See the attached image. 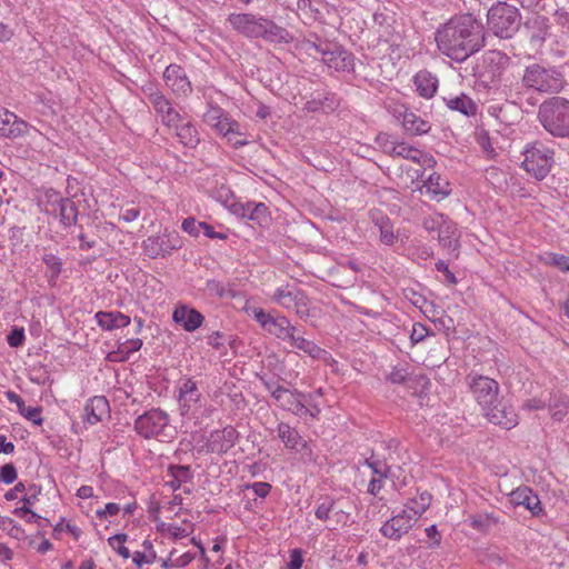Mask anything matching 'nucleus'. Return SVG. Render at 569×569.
Listing matches in <instances>:
<instances>
[{"instance_id":"nucleus-1","label":"nucleus","mask_w":569,"mask_h":569,"mask_svg":"<svg viewBox=\"0 0 569 569\" xmlns=\"http://www.w3.org/2000/svg\"><path fill=\"white\" fill-rule=\"evenodd\" d=\"M438 49L456 61H465L485 46L483 27L471 14L456 16L438 28Z\"/></svg>"},{"instance_id":"nucleus-2","label":"nucleus","mask_w":569,"mask_h":569,"mask_svg":"<svg viewBox=\"0 0 569 569\" xmlns=\"http://www.w3.org/2000/svg\"><path fill=\"white\" fill-rule=\"evenodd\" d=\"M565 84L562 74L555 68H546L538 63H532L525 69L521 82L511 87L508 99L518 103L523 98V89H531L542 93L559 92Z\"/></svg>"},{"instance_id":"nucleus-3","label":"nucleus","mask_w":569,"mask_h":569,"mask_svg":"<svg viewBox=\"0 0 569 569\" xmlns=\"http://www.w3.org/2000/svg\"><path fill=\"white\" fill-rule=\"evenodd\" d=\"M538 119L546 131L553 137H569V101L552 97L539 106Z\"/></svg>"},{"instance_id":"nucleus-4","label":"nucleus","mask_w":569,"mask_h":569,"mask_svg":"<svg viewBox=\"0 0 569 569\" xmlns=\"http://www.w3.org/2000/svg\"><path fill=\"white\" fill-rule=\"evenodd\" d=\"M519 10L507 2L493 4L487 13L488 30L500 39H511L520 28Z\"/></svg>"},{"instance_id":"nucleus-5","label":"nucleus","mask_w":569,"mask_h":569,"mask_svg":"<svg viewBox=\"0 0 569 569\" xmlns=\"http://www.w3.org/2000/svg\"><path fill=\"white\" fill-rule=\"evenodd\" d=\"M169 422V415L164 410L152 408L134 420V430L144 439L167 441L172 437L168 432L171 429Z\"/></svg>"},{"instance_id":"nucleus-6","label":"nucleus","mask_w":569,"mask_h":569,"mask_svg":"<svg viewBox=\"0 0 569 569\" xmlns=\"http://www.w3.org/2000/svg\"><path fill=\"white\" fill-rule=\"evenodd\" d=\"M271 299L280 307L288 310H293L296 315L302 320H307V318L311 316V309L309 307L310 300L306 293L296 284L287 283L284 286L278 287L274 290Z\"/></svg>"},{"instance_id":"nucleus-7","label":"nucleus","mask_w":569,"mask_h":569,"mask_svg":"<svg viewBox=\"0 0 569 569\" xmlns=\"http://www.w3.org/2000/svg\"><path fill=\"white\" fill-rule=\"evenodd\" d=\"M553 162V151L540 142H535L526 149L522 166L537 180H542L549 173Z\"/></svg>"},{"instance_id":"nucleus-8","label":"nucleus","mask_w":569,"mask_h":569,"mask_svg":"<svg viewBox=\"0 0 569 569\" xmlns=\"http://www.w3.org/2000/svg\"><path fill=\"white\" fill-rule=\"evenodd\" d=\"M472 397L477 403L483 408H488L499 398V383L489 377L481 375H468L466 378Z\"/></svg>"},{"instance_id":"nucleus-9","label":"nucleus","mask_w":569,"mask_h":569,"mask_svg":"<svg viewBox=\"0 0 569 569\" xmlns=\"http://www.w3.org/2000/svg\"><path fill=\"white\" fill-rule=\"evenodd\" d=\"M182 242L177 232H164L162 236H150L143 241V251L149 258L166 257L180 249Z\"/></svg>"},{"instance_id":"nucleus-10","label":"nucleus","mask_w":569,"mask_h":569,"mask_svg":"<svg viewBox=\"0 0 569 569\" xmlns=\"http://www.w3.org/2000/svg\"><path fill=\"white\" fill-rule=\"evenodd\" d=\"M482 411L491 423L503 429L510 430L518 425V415L503 398H497V401H493L488 408H483Z\"/></svg>"},{"instance_id":"nucleus-11","label":"nucleus","mask_w":569,"mask_h":569,"mask_svg":"<svg viewBox=\"0 0 569 569\" xmlns=\"http://www.w3.org/2000/svg\"><path fill=\"white\" fill-rule=\"evenodd\" d=\"M201 393L191 378L181 379L178 387V403L181 416L194 415L201 407Z\"/></svg>"},{"instance_id":"nucleus-12","label":"nucleus","mask_w":569,"mask_h":569,"mask_svg":"<svg viewBox=\"0 0 569 569\" xmlns=\"http://www.w3.org/2000/svg\"><path fill=\"white\" fill-rule=\"evenodd\" d=\"M274 391L273 399L282 409L291 411L299 417L307 415L315 416V413L306 407L305 395L302 392L287 388L276 389Z\"/></svg>"},{"instance_id":"nucleus-13","label":"nucleus","mask_w":569,"mask_h":569,"mask_svg":"<svg viewBox=\"0 0 569 569\" xmlns=\"http://www.w3.org/2000/svg\"><path fill=\"white\" fill-rule=\"evenodd\" d=\"M253 317L264 331L280 340L288 329L291 330L292 323L284 316H273L272 313L266 312L263 309H256Z\"/></svg>"},{"instance_id":"nucleus-14","label":"nucleus","mask_w":569,"mask_h":569,"mask_svg":"<svg viewBox=\"0 0 569 569\" xmlns=\"http://www.w3.org/2000/svg\"><path fill=\"white\" fill-rule=\"evenodd\" d=\"M263 17L251 13H231L228 21L234 30L248 38H260Z\"/></svg>"},{"instance_id":"nucleus-15","label":"nucleus","mask_w":569,"mask_h":569,"mask_svg":"<svg viewBox=\"0 0 569 569\" xmlns=\"http://www.w3.org/2000/svg\"><path fill=\"white\" fill-rule=\"evenodd\" d=\"M415 521L416 518L405 509L401 513L386 521L380 528V532L388 539L399 540L411 529Z\"/></svg>"},{"instance_id":"nucleus-16","label":"nucleus","mask_w":569,"mask_h":569,"mask_svg":"<svg viewBox=\"0 0 569 569\" xmlns=\"http://www.w3.org/2000/svg\"><path fill=\"white\" fill-rule=\"evenodd\" d=\"M163 79L168 88L178 96L187 97L192 87L183 69L178 64H170L163 72Z\"/></svg>"},{"instance_id":"nucleus-17","label":"nucleus","mask_w":569,"mask_h":569,"mask_svg":"<svg viewBox=\"0 0 569 569\" xmlns=\"http://www.w3.org/2000/svg\"><path fill=\"white\" fill-rule=\"evenodd\" d=\"M238 438L237 430L228 426L221 430H214L210 433L207 448L210 452L224 453L230 450Z\"/></svg>"},{"instance_id":"nucleus-18","label":"nucleus","mask_w":569,"mask_h":569,"mask_svg":"<svg viewBox=\"0 0 569 569\" xmlns=\"http://www.w3.org/2000/svg\"><path fill=\"white\" fill-rule=\"evenodd\" d=\"M0 120V136L3 138L16 139L28 132L29 124L20 119L16 113L2 108Z\"/></svg>"},{"instance_id":"nucleus-19","label":"nucleus","mask_w":569,"mask_h":569,"mask_svg":"<svg viewBox=\"0 0 569 569\" xmlns=\"http://www.w3.org/2000/svg\"><path fill=\"white\" fill-rule=\"evenodd\" d=\"M203 121L216 129L220 134L234 132L237 129V121L230 119L227 113L217 106H209L203 114Z\"/></svg>"},{"instance_id":"nucleus-20","label":"nucleus","mask_w":569,"mask_h":569,"mask_svg":"<svg viewBox=\"0 0 569 569\" xmlns=\"http://www.w3.org/2000/svg\"><path fill=\"white\" fill-rule=\"evenodd\" d=\"M172 319L176 323L182 326L186 331L192 332L201 327L204 317L194 308L181 305L174 309Z\"/></svg>"},{"instance_id":"nucleus-21","label":"nucleus","mask_w":569,"mask_h":569,"mask_svg":"<svg viewBox=\"0 0 569 569\" xmlns=\"http://www.w3.org/2000/svg\"><path fill=\"white\" fill-rule=\"evenodd\" d=\"M157 98L158 99H156L151 106L156 113L161 118V122L164 126H177V123L183 120L181 114L172 107L171 102L163 93Z\"/></svg>"},{"instance_id":"nucleus-22","label":"nucleus","mask_w":569,"mask_h":569,"mask_svg":"<svg viewBox=\"0 0 569 569\" xmlns=\"http://www.w3.org/2000/svg\"><path fill=\"white\" fill-rule=\"evenodd\" d=\"M510 501L516 506H523L532 512L539 515L542 510L540 500L529 487H520L510 493Z\"/></svg>"},{"instance_id":"nucleus-23","label":"nucleus","mask_w":569,"mask_h":569,"mask_svg":"<svg viewBox=\"0 0 569 569\" xmlns=\"http://www.w3.org/2000/svg\"><path fill=\"white\" fill-rule=\"evenodd\" d=\"M523 29L529 41L535 47H539L548 33L547 20L540 16L531 17L525 22Z\"/></svg>"},{"instance_id":"nucleus-24","label":"nucleus","mask_w":569,"mask_h":569,"mask_svg":"<svg viewBox=\"0 0 569 569\" xmlns=\"http://www.w3.org/2000/svg\"><path fill=\"white\" fill-rule=\"evenodd\" d=\"M84 419L90 425H96L109 413V402L106 397H93L84 406Z\"/></svg>"},{"instance_id":"nucleus-25","label":"nucleus","mask_w":569,"mask_h":569,"mask_svg":"<svg viewBox=\"0 0 569 569\" xmlns=\"http://www.w3.org/2000/svg\"><path fill=\"white\" fill-rule=\"evenodd\" d=\"M96 319L99 327L108 331L124 328L131 322L130 317L120 311H98Z\"/></svg>"},{"instance_id":"nucleus-26","label":"nucleus","mask_w":569,"mask_h":569,"mask_svg":"<svg viewBox=\"0 0 569 569\" xmlns=\"http://www.w3.org/2000/svg\"><path fill=\"white\" fill-rule=\"evenodd\" d=\"M278 436L288 449L302 451L308 448L307 441L288 423L278 425Z\"/></svg>"},{"instance_id":"nucleus-27","label":"nucleus","mask_w":569,"mask_h":569,"mask_svg":"<svg viewBox=\"0 0 569 569\" xmlns=\"http://www.w3.org/2000/svg\"><path fill=\"white\" fill-rule=\"evenodd\" d=\"M395 157L411 160L423 167H432V164L435 163L432 157L428 156L427 153H423L422 151L412 146L407 144L406 142H398Z\"/></svg>"},{"instance_id":"nucleus-28","label":"nucleus","mask_w":569,"mask_h":569,"mask_svg":"<svg viewBox=\"0 0 569 569\" xmlns=\"http://www.w3.org/2000/svg\"><path fill=\"white\" fill-rule=\"evenodd\" d=\"M262 30L260 38H263L267 41L274 43H288L292 41L293 37L289 33V31L282 27L277 26L274 22L263 19Z\"/></svg>"},{"instance_id":"nucleus-29","label":"nucleus","mask_w":569,"mask_h":569,"mask_svg":"<svg viewBox=\"0 0 569 569\" xmlns=\"http://www.w3.org/2000/svg\"><path fill=\"white\" fill-rule=\"evenodd\" d=\"M322 3L318 0H298L297 13L305 23H311L322 16Z\"/></svg>"},{"instance_id":"nucleus-30","label":"nucleus","mask_w":569,"mask_h":569,"mask_svg":"<svg viewBox=\"0 0 569 569\" xmlns=\"http://www.w3.org/2000/svg\"><path fill=\"white\" fill-rule=\"evenodd\" d=\"M426 193L439 201L450 193L449 182L438 173L430 174L423 183Z\"/></svg>"},{"instance_id":"nucleus-31","label":"nucleus","mask_w":569,"mask_h":569,"mask_svg":"<svg viewBox=\"0 0 569 569\" xmlns=\"http://www.w3.org/2000/svg\"><path fill=\"white\" fill-rule=\"evenodd\" d=\"M371 220L375 222V224L378 227L380 231V241L383 244L392 246L397 240V236L393 232V227L390 222L389 217L381 214L378 211H372Z\"/></svg>"},{"instance_id":"nucleus-32","label":"nucleus","mask_w":569,"mask_h":569,"mask_svg":"<svg viewBox=\"0 0 569 569\" xmlns=\"http://www.w3.org/2000/svg\"><path fill=\"white\" fill-rule=\"evenodd\" d=\"M439 219L441 220L440 229H439V242L442 247L448 248L452 252L457 251L459 248L458 241V230L455 224L447 223L443 220V216L440 214Z\"/></svg>"},{"instance_id":"nucleus-33","label":"nucleus","mask_w":569,"mask_h":569,"mask_svg":"<svg viewBox=\"0 0 569 569\" xmlns=\"http://www.w3.org/2000/svg\"><path fill=\"white\" fill-rule=\"evenodd\" d=\"M418 93L423 98L433 97L438 80L428 71H419L413 79Z\"/></svg>"},{"instance_id":"nucleus-34","label":"nucleus","mask_w":569,"mask_h":569,"mask_svg":"<svg viewBox=\"0 0 569 569\" xmlns=\"http://www.w3.org/2000/svg\"><path fill=\"white\" fill-rule=\"evenodd\" d=\"M168 475L171 476V480L167 481L172 490H178L183 482H188L192 479V472L189 466L170 465L168 467Z\"/></svg>"},{"instance_id":"nucleus-35","label":"nucleus","mask_w":569,"mask_h":569,"mask_svg":"<svg viewBox=\"0 0 569 569\" xmlns=\"http://www.w3.org/2000/svg\"><path fill=\"white\" fill-rule=\"evenodd\" d=\"M56 216L64 227L74 226L78 221V208L71 199L66 198L57 209Z\"/></svg>"},{"instance_id":"nucleus-36","label":"nucleus","mask_w":569,"mask_h":569,"mask_svg":"<svg viewBox=\"0 0 569 569\" xmlns=\"http://www.w3.org/2000/svg\"><path fill=\"white\" fill-rule=\"evenodd\" d=\"M173 127L176 128L177 137L183 146L194 148L199 143L198 131L190 122L182 123L181 121Z\"/></svg>"},{"instance_id":"nucleus-37","label":"nucleus","mask_w":569,"mask_h":569,"mask_svg":"<svg viewBox=\"0 0 569 569\" xmlns=\"http://www.w3.org/2000/svg\"><path fill=\"white\" fill-rule=\"evenodd\" d=\"M347 52L335 43L330 44V49L323 52L321 60L329 68L336 70L343 69L346 67Z\"/></svg>"},{"instance_id":"nucleus-38","label":"nucleus","mask_w":569,"mask_h":569,"mask_svg":"<svg viewBox=\"0 0 569 569\" xmlns=\"http://www.w3.org/2000/svg\"><path fill=\"white\" fill-rule=\"evenodd\" d=\"M242 217L257 222L259 226H267L270 220L268 207L262 202L256 204L248 203L243 207Z\"/></svg>"},{"instance_id":"nucleus-39","label":"nucleus","mask_w":569,"mask_h":569,"mask_svg":"<svg viewBox=\"0 0 569 569\" xmlns=\"http://www.w3.org/2000/svg\"><path fill=\"white\" fill-rule=\"evenodd\" d=\"M66 198L52 188L46 189L42 197L39 199V206L42 211L51 214H57V209Z\"/></svg>"},{"instance_id":"nucleus-40","label":"nucleus","mask_w":569,"mask_h":569,"mask_svg":"<svg viewBox=\"0 0 569 569\" xmlns=\"http://www.w3.org/2000/svg\"><path fill=\"white\" fill-rule=\"evenodd\" d=\"M403 129L413 136L425 134L430 130L428 121L423 120L413 112L405 116V122H402Z\"/></svg>"},{"instance_id":"nucleus-41","label":"nucleus","mask_w":569,"mask_h":569,"mask_svg":"<svg viewBox=\"0 0 569 569\" xmlns=\"http://www.w3.org/2000/svg\"><path fill=\"white\" fill-rule=\"evenodd\" d=\"M142 347V340L139 338L128 339L124 342L120 343L118 350L111 352L109 358L113 361H126L129 359L130 355L140 350Z\"/></svg>"},{"instance_id":"nucleus-42","label":"nucleus","mask_w":569,"mask_h":569,"mask_svg":"<svg viewBox=\"0 0 569 569\" xmlns=\"http://www.w3.org/2000/svg\"><path fill=\"white\" fill-rule=\"evenodd\" d=\"M373 21L386 34H392L395 31L396 14L391 10L383 8L373 13Z\"/></svg>"},{"instance_id":"nucleus-43","label":"nucleus","mask_w":569,"mask_h":569,"mask_svg":"<svg viewBox=\"0 0 569 569\" xmlns=\"http://www.w3.org/2000/svg\"><path fill=\"white\" fill-rule=\"evenodd\" d=\"M447 106L465 116H473L477 111L476 103L465 94L447 99Z\"/></svg>"},{"instance_id":"nucleus-44","label":"nucleus","mask_w":569,"mask_h":569,"mask_svg":"<svg viewBox=\"0 0 569 569\" xmlns=\"http://www.w3.org/2000/svg\"><path fill=\"white\" fill-rule=\"evenodd\" d=\"M295 348L303 351L313 359H321L323 358V356L327 355V351L325 349L320 348L313 341L308 340L303 337H300V339L296 340Z\"/></svg>"},{"instance_id":"nucleus-45","label":"nucleus","mask_w":569,"mask_h":569,"mask_svg":"<svg viewBox=\"0 0 569 569\" xmlns=\"http://www.w3.org/2000/svg\"><path fill=\"white\" fill-rule=\"evenodd\" d=\"M431 502V496L428 492H422L418 499H415L412 501V506H410L407 510L416 518L418 519L419 516H421L430 506Z\"/></svg>"},{"instance_id":"nucleus-46","label":"nucleus","mask_w":569,"mask_h":569,"mask_svg":"<svg viewBox=\"0 0 569 569\" xmlns=\"http://www.w3.org/2000/svg\"><path fill=\"white\" fill-rule=\"evenodd\" d=\"M376 143L382 150V152L395 157L398 141L393 140L390 134L383 132L379 133L376 138Z\"/></svg>"},{"instance_id":"nucleus-47","label":"nucleus","mask_w":569,"mask_h":569,"mask_svg":"<svg viewBox=\"0 0 569 569\" xmlns=\"http://www.w3.org/2000/svg\"><path fill=\"white\" fill-rule=\"evenodd\" d=\"M335 508L336 502L333 499L329 497L323 498L316 509L317 519L322 521L330 520V515L333 513Z\"/></svg>"},{"instance_id":"nucleus-48","label":"nucleus","mask_w":569,"mask_h":569,"mask_svg":"<svg viewBox=\"0 0 569 569\" xmlns=\"http://www.w3.org/2000/svg\"><path fill=\"white\" fill-rule=\"evenodd\" d=\"M42 260L50 270V280L57 279L62 270L61 259L52 253H47Z\"/></svg>"},{"instance_id":"nucleus-49","label":"nucleus","mask_w":569,"mask_h":569,"mask_svg":"<svg viewBox=\"0 0 569 569\" xmlns=\"http://www.w3.org/2000/svg\"><path fill=\"white\" fill-rule=\"evenodd\" d=\"M126 540V533H118L108 539L109 545L124 559L130 557L129 549L122 545Z\"/></svg>"},{"instance_id":"nucleus-50","label":"nucleus","mask_w":569,"mask_h":569,"mask_svg":"<svg viewBox=\"0 0 569 569\" xmlns=\"http://www.w3.org/2000/svg\"><path fill=\"white\" fill-rule=\"evenodd\" d=\"M496 522H497V520L490 515H477V516L470 517V523H471L472 528L480 530V531L488 530L490 528V526Z\"/></svg>"},{"instance_id":"nucleus-51","label":"nucleus","mask_w":569,"mask_h":569,"mask_svg":"<svg viewBox=\"0 0 569 569\" xmlns=\"http://www.w3.org/2000/svg\"><path fill=\"white\" fill-rule=\"evenodd\" d=\"M546 261L561 271H569V258L565 254L548 253Z\"/></svg>"},{"instance_id":"nucleus-52","label":"nucleus","mask_w":569,"mask_h":569,"mask_svg":"<svg viewBox=\"0 0 569 569\" xmlns=\"http://www.w3.org/2000/svg\"><path fill=\"white\" fill-rule=\"evenodd\" d=\"M222 136L226 137L228 142L231 143V146L237 149L248 143V141L243 138L244 133L241 132V128L238 122L234 132L222 133Z\"/></svg>"},{"instance_id":"nucleus-53","label":"nucleus","mask_w":569,"mask_h":569,"mask_svg":"<svg viewBox=\"0 0 569 569\" xmlns=\"http://www.w3.org/2000/svg\"><path fill=\"white\" fill-rule=\"evenodd\" d=\"M17 479V470L12 463H6L0 468V481L12 483Z\"/></svg>"},{"instance_id":"nucleus-54","label":"nucleus","mask_w":569,"mask_h":569,"mask_svg":"<svg viewBox=\"0 0 569 569\" xmlns=\"http://www.w3.org/2000/svg\"><path fill=\"white\" fill-rule=\"evenodd\" d=\"M181 228L184 232H187L193 237H197L200 233V231L202 230L201 222H198L192 217L184 219Z\"/></svg>"},{"instance_id":"nucleus-55","label":"nucleus","mask_w":569,"mask_h":569,"mask_svg":"<svg viewBox=\"0 0 569 569\" xmlns=\"http://www.w3.org/2000/svg\"><path fill=\"white\" fill-rule=\"evenodd\" d=\"M13 515H16L17 517L21 518V519H24L26 522H34L39 519H41V517L39 515H37L36 512H33L29 507L27 506H22L20 508H16L13 510Z\"/></svg>"},{"instance_id":"nucleus-56","label":"nucleus","mask_w":569,"mask_h":569,"mask_svg":"<svg viewBox=\"0 0 569 569\" xmlns=\"http://www.w3.org/2000/svg\"><path fill=\"white\" fill-rule=\"evenodd\" d=\"M332 516L335 519V525L328 526L329 530H335L338 526L345 527L348 525L349 513L347 511L335 508Z\"/></svg>"},{"instance_id":"nucleus-57","label":"nucleus","mask_w":569,"mask_h":569,"mask_svg":"<svg viewBox=\"0 0 569 569\" xmlns=\"http://www.w3.org/2000/svg\"><path fill=\"white\" fill-rule=\"evenodd\" d=\"M22 416L28 419L29 421H32L37 426H41L43 422V419L41 417V408L40 407H28L23 412Z\"/></svg>"},{"instance_id":"nucleus-58","label":"nucleus","mask_w":569,"mask_h":569,"mask_svg":"<svg viewBox=\"0 0 569 569\" xmlns=\"http://www.w3.org/2000/svg\"><path fill=\"white\" fill-rule=\"evenodd\" d=\"M141 90H142V93L144 94V97L148 99L150 104L156 99H158L157 97H160L162 94V92L159 90V88L151 82H148L144 86H142Z\"/></svg>"},{"instance_id":"nucleus-59","label":"nucleus","mask_w":569,"mask_h":569,"mask_svg":"<svg viewBox=\"0 0 569 569\" xmlns=\"http://www.w3.org/2000/svg\"><path fill=\"white\" fill-rule=\"evenodd\" d=\"M8 343L11 347H20L24 341V331L22 328L18 329L14 328L9 335H8Z\"/></svg>"},{"instance_id":"nucleus-60","label":"nucleus","mask_w":569,"mask_h":569,"mask_svg":"<svg viewBox=\"0 0 569 569\" xmlns=\"http://www.w3.org/2000/svg\"><path fill=\"white\" fill-rule=\"evenodd\" d=\"M41 493V487H38L36 485L30 486L29 493L24 495L21 499L23 502V506H27L30 508V506H33L34 502L38 500V496Z\"/></svg>"},{"instance_id":"nucleus-61","label":"nucleus","mask_w":569,"mask_h":569,"mask_svg":"<svg viewBox=\"0 0 569 569\" xmlns=\"http://www.w3.org/2000/svg\"><path fill=\"white\" fill-rule=\"evenodd\" d=\"M408 378V372L402 367H395L390 375L388 376V379L392 383H403Z\"/></svg>"},{"instance_id":"nucleus-62","label":"nucleus","mask_w":569,"mask_h":569,"mask_svg":"<svg viewBox=\"0 0 569 569\" xmlns=\"http://www.w3.org/2000/svg\"><path fill=\"white\" fill-rule=\"evenodd\" d=\"M248 489H251L256 496L264 498L269 495L271 486L267 482H254L248 486Z\"/></svg>"},{"instance_id":"nucleus-63","label":"nucleus","mask_w":569,"mask_h":569,"mask_svg":"<svg viewBox=\"0 0 569 569\" xmlns=\"http://www.w3.org/2000/svg\"><path fill=\"white\" fill-rule=\"evenodd\" d=\"M436 269L440 272H442L446 277V280L450 283V284H456L457 283V278L456 276L449 270V267L448 264L442 261V260H439L437 263H436Z\"/></svg>"},{"instance_id":"nucleus-64","label":"nucleus","mask_w":569,"mask_h":569,"mask_svg":"<svg viewBox=\"0 0 569 569\" xmlns=\"http://www.w3.org/2000/svg\"><path fill=\"white\" fill-rule=\"evenodd\" d=\"M388 109L393 114L395 118L402 119V122H405V116L411 112L408 110L406 106L400 103L389 104Z\"/></svg>"}]
</instances>
